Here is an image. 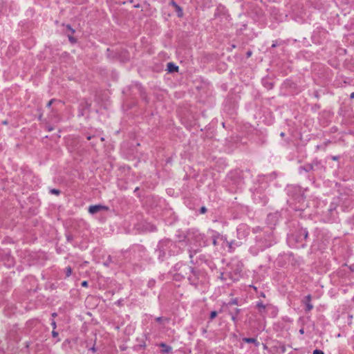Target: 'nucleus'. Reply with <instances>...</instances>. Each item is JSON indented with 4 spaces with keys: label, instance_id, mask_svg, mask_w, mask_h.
Masks as SVG:
<instances>
[{
    "label": "nucleus",
    "instance_id": "obj_12",
    "mask_svg": "<svg viewBox=\"0 0 354 354\" xmlns=\"http://www.w3.org/2000/svg\"><path fill=\"white\" fill-rule=\"evenodd\" d=\"M82 286L84 288H86L88 286V282L86 281H83L82 282Z\"/></svg>",
    "mask_w": 354,
    "mask_h": 354
},
{
    "label": "nucleus",
    "instance_id": "obj_3",
    "mask_svg": "<svg viewBox=\"0 0 354 354\" xmlns=\"http://www.w3.org/2000/svg\"><path fill=\"white\" fill-rule=\"evenodd\" d=\"M160 346L162 348V352L165 353H170L172 351V348L170 346H168L164 343H161Z\"/></svg>",
    "mask_w": 354,
    "mask_h": 354
},
{
    "label": "nucleus",
    "instance_id": "obj_1",
    "mask_svg": "<svg viewBox=\"0 0 354 354\" xmlns=\"http://www.w3.org/2000/svg\"><path fill=\"white\" fill-rule=\"evenodd\" d=\"M102 209H103V206L100 205H91V206H89V207L88 209V212L91 214H94Z\"/></svg>",
    "mask_w": 354,
    "mask_h": 354
},
{
    "label": "nucleus",
    "instance_id": "obj_17",
    "mask_svg": "<svg viewBox=\"0 0 354 354\" xmlns=\"http://www.w3.org/2000/svg\"><path fill=\"white\" fill-rule=\"evenodd\" d=\"M201 212H202L203 213H204V212H205V207H202V208H201Z\"/></svg>",
    "mask_w": 354,
    "mask_h": 354
},
{
    "label": "nucleus",
    "instance_id": "obj_10",
    "mask_svg": "<svg viewBox=\"0 0 354 354\" xmlns=\"http://www.w3.org/2000/svg\"><path fill=\"white\" fill-rule=\"evenodd\" d=\"M51 192L55 195H59L60 193L59 190L55 189H53Z\"/></svg>",
    "mask_w": 354,
    "mask_h": 354
},
{
    "label": "nucleus",
    "instance_id": "obj_16",
    "mask_svg": "<svg viewBox=\"0 0 354 354\" xmlns=\"http://www.w3.org/2000/svg\"><path fill=\"white\" fill-rule=\"evenodd\" d=\"M299 333L301 334V335H303L304 333V330L303 328L299 330Z\"/></svg>",
    "mask_w": 354,
    "mask_h": 354
},
{
    "label": "nucleus",
    "instance_id": "obj_18",
    "mask_svg": "<svg viewBox=\"0 0 354 354\" xmlns=\"http://www.w3.org/2000/svg\"><path fill=\"white\" fill-rule=\"evenodd\" d=\"M134 8H140V5H139V4L135 5V6H134Z\"/></svg>",
    "mask_w": 354,
    "mask_h": 354
},
{
    "label": "nucleus",
    "instance_id": "obj_11",
    "mask_svg": "<svg viewBox=\"0 0 354 354\" xmlns=\"http://www.w3.org/2000/svg\"><path fill=\"white\" fill-rule=\"evenodd\" d=\"M313 354H324L322 351L320 350H315L313 351Z\"/></svg>",
    "mask_w": 354,
    "mask_h": 354
},
{
    "label": "nucleus",
    "instance_id": "obj_13",
    "mask_svg": "<svg viewBox=\"0 0 354 354\" xmlns=\"http://www.w3.org/2000/svg\"><path fill=\"white\" fill-rule=\"evenodd\" d=\"M170 5H171L174 8L178 6V4L174 1L170 2Z\"/></svg>",
    "mask_w": 354,
    "mask_h": 354
},
{
    "label": "nucleus",
    "instance_id": "obj_6",
    "mask_svg": "<svg viewBox=\"0 0 354 354\" xmlns=\"http://www.w3.org/2000/svg\"><path fill=\"white\" fill-rule=\"evenodd\" d=\"M66 29L69 31L70 34L73 35L75 32V30L69 25L66 26Z\"/></svg>",
    "mask_w": 354,
    "mask_h": 354
},
{
    "label": "nucleus",
    "instance_id": "obj_8",
    "mask_svg": "<svg viewBox=\"0 0 354 354\" xmlns=\"http://www.w3.org/2000/svg\"><path fill=\"white\" fill-rule=\"evenodd\" d=\"M244 341L247 343H254L256 342V339L253 338H245Z\"/></svg>",
    "mask_w": 354,
    "mask_h": 354
},
{
    "label": "nucleus",
    "instance_id": "obj_20",
    "mask_svg": "<svg viewBox=\"0 0 354 354\" xmlns=\"http://www.w3.org/2000/svg\"><path fill=\"white\" fill-rule=\"evenodd\" d=\"M236 312L239 313V309H236Z\"/></svg>",
    "mask_w": 354,
    "mask_h": 354
},
{
    "label": "nucleus",
    "instance_id": "obj_5",
    "mask_svg": "<svg viewBox=\"0 0 354 354\" xmlns=\"http://www.w3.org/2000/svg\"><path fill=\"white\" fill-rule=\"evenodd\" d=\"M68 39L71 44H75L77 42V39L72 34L68 35Z\"/></svg>",
    "mask_w": 354,
    "mask_h": 354
},
{
    "label": "nucleus",
    "instance_id": "obj_4",
    "mask_svg": "<svg viewBox=\"0 0 354 354\" xmlns=\"http://www.w3.org/2000/svg\"><path fill=\"white\" fill-rule=\"evenodd\" d=\"M174 9L176 12L177 16L179 18H182L184 15L183 8L179 5H178Z\"/></svg>",
    "mask_w": 354,
    "mask_h": 354
},
{
    "label": "nucleus",
    "instance_id": "obj_7",
    "mask_svg": "<svg viewBox=\"0 0 354 354\" xmlns=\"http://www.w3.org/2000/svg\"><path fill=\"white\" fill-rule=\"evenodd\" d=\"M66 277H70L72 274V270L70 267H67L66 268Z\"/></svg>",
    "mask_w": 354,
    "mask_h": 354
},
{
    "label": "nucleus",
    "instance_id": "obj_21",
    "mask_svg": "<svg viewBox=\"0 0 354 354\" xmlns=\"http://www.w3.org/2000/svg\"><path fill=\"white\" fill-rule=\"evenodd\" d=\"M53 326L55 327V323L54 322Z\"/></svg>",
    "mask_w": 354,
    "mask_h": 354
},
{
    "label": "nucleus",
    "instance_id": "obj_15",
    "mask_svg": "<svg viewBox=\"0 0 354 354\" xmlns=\"http://www.w3.org/2000/svg\"><path fill=\"white\" fill-rule=\"evenodd\" d=\"M52 334L53 337H57L58 335V333L55 331H53Z\"/></svg>",
    "mask_w": 354,
    "mask_h": 354
},
{
    "label": "nucleus",
    "instance_id": "obj_2",
    "mask_svg": "<svg viewBox=\"0 0 354 354\" xmlns=\"http://www.w3.org/2000/svg\"><path fill=\"white\" fill-rule=\"evenodd\" d=\"M178 66H176L173 63H168L167 64V71L169 73H174V72H178Z\"/></svg>",
    "mask_w": 354,
    "mask_h": 354
},
{
    "label": "nucleus",
    "instance_id": "obj_9",
    "mask_svg": "<svg viewBox=\"0 0 354 354\" xmlns=\"http://www.w3.org/2000/svg\"><path fill=\"white\" fill-rule=\"evenodd\" d=\"M217 315V313L216 311H212L210 314V318L214 319Z\"/></svg>",
    "mask_w": 354,
    "mask_h": 354
},
{
    "label": "nucleus",
    "instance_id": "obj_14",
    "mask_svg": "<svg viewBox=\"0 0 354 354\" xmlns=\"http://www.w3.org/2000/svg\"><path fill=\"white\" fill-rule=\"evenodd\" d=\"M306 306H307V310H310L313 308V305H312L311 304H310V303H309V304H308L306 305Z\"/></svg>",
    "mask_w": 354,
    "mask_h": 354
},
{
    "label": "nucleus",
    "instance_id": "obj_19",
    "mask_svg": "<svg viewBox=\"0 0 354 354\" xmlns=\"http://www.w3.org/2000/svg\"><path fill=\"white\" fill-rule=\"evenodd\" d=\"M351 97H352V98H353V97H354V93H353L351 94Z\"/></svg>",
    "mask_w": 354,
    "mask_h": 354
}]
</instances>
